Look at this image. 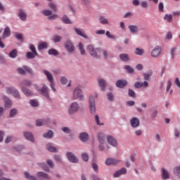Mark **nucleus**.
Masks as SVG:
<instances>
[{"label":"nucleus","mask_w":180,"mask_h":180,"mask_svg":"<svg viewBox=\"0 0 180 180\" xmlns=\"http://www.w3.org/2000/svg\"><path fill=\"white\" fill-rule=\"evenodd\" d=\"M46 164L49 168H54V162H53V160L48 159L46 160Z\"/></svg>","instance_id":"e2e57ef3"},{"label":"nucleus","mask_w":180,"mask_h":180,"mask_svg":"<svg viewBox=\"0 0 180 180\" xmlns=\"http://www.w3.org/2000/svg\"><path fill=\"white\" fill-rule=\"evenodd\" d=\"M32 84V82L29 79H25L22 80L20 83V86L21 88H23V86H31Z\"/></svg>","instance_id":"412c9836"},{"label":"nucleus","mask_w":180,"mask_h":180,"mask_svg":"<svg viewBox=\"0 0 180 180\" xmlns=\"http://www.w3.org/2000/svg\"><path fill=\"white\" fill-rule=\"evenodd\" d=\"M36 90L39 94H41V95H43L48 101H50V89L46 84H43L41 88H39L38 86H35Z\"/></svg>","instance_id":"39448f33"},{"label":"nucleus","mask_w":180,"mask_h":180,"mask_svg":"<svg viewBox=\"0 0 180 180\" xmlns=\"http://www.w3.org/2000/svg\"><path fill=\"white\" fill-rule=\"evenodd\" d=\"M43 72L44 75L46 77V79L49 82H54V76H53V74L50 72V71L47 70H44Z\"/></svg>","instance_id":"dca6fc26"},{"label":"nucleus","mask_w":180,"mask_h":180,"mask_svg":"<svg viewBox=\"0 0 180 180\" xmlns=\"http://www.w3.org/2000/svg\"><path fill=\"white\" fill-rule=\"evenodd\" d=\"M62 131L65 134H70V133H71V129H70L68 127H64L62 128Z\"/></svg>","instance_id":"0e129e2a"},{"label":"nucleus","mask_w":180,"mask_h":180,"mask_svg":"<svg viewBox=\"0 0 180 180\" xmlns=\"http://www.w3.org/2000/svg\"><path fill=\"white\" fill-rule=\"evenodd\" d=\"M53 160L56 161V162H63V158L60 155H55L53 157Z\"/></svg>","instance_id":"4d7b16f0"},{"label":"nucleus","mask_w":180,"mask_h":180,"mask_svg":"<svg viewBox=\"0 0 180 180\" xmlns=\"http://www.w3.org/2000/svg\"><path fill=\"white\" fill-rule=\"evenodd\" d=\"M128 28L130 31V33H131L132 34H136V33H139V27H137V25H129Z\"/></svg>","instance_id":"393cba45"},{"label":"nucleus","mask_w":180,"mask_h":180,"mask_svg":"<svg viewBox=\"0 0 180 180\" xmlns=\"http://www.w3.org/2000/svg\"><path fill=\"white\" fill-rule=\"evenodd\" d=\"M143 79L145 81H150L151 79V77H153V70H149L143 74Z\"/></svg>","instance_id":"b1692460"},{"label":"nucleus","mask_w":180,"mask_h":180,"mask_svg":"<svg viewBox=\"0 0 180 180\" xmlns=\"http://www.w3.org/2000/svg\"><path fill=\"white\" fill-rule=\"evenodd\" d=\"M64 47L69 54H72L75 51V44L70 39L65 42Z\"/></svg>","instance_id":"0eeeda50"},{"label":"nucleus","mask_w":180,"mask_h":180,"mask_svg":"<svg viewBox=\"0 0 180 180\" xmlns=\"http://www.w3.org/2000/svg\"><path fill=\"white\" fill-rule=\"evenodd\" d=\"M18 16L20 20L22 22H26L27 20V13L23 8H20L18 10Z\"/></svg>","instance_id":"9d476101"},{"label":"nucleus","mask_w":180,"mask_h":180,"mask_svg":"<svg viewBox=\"0 0 180 180\" xmlns=\"http://www.w3.org/2000/svg\"><path fill=\"white\" fill-rule=\"evenodd\" d=\"M119 57L124 63H128V61H130V57L127 53H120Z\"/></svg>","instance_id":"5701e85b"},{"label":"nucleus","mask_w":180,"mask_h":180,"mask_svg":"<svg viewBox=\"0 0 180 180\" xmlns=\"http://www.w3.org/2000/svg\"><path fill=\"white\" fill-rule=\"evenodd\" d=\"M98 98V94H95L94 96H91L89 99V109L91 115L96 113V104H95V98Z\"/></svg>","instance_id":"20e7f679"},{"label":"nucleus","mask_w":180,"mask_h":180,"mask_svg":"<svg viewBox=\"0 0 180 180\" xmlns=\"http://www.w3.org/2000/svg\"><path fill=\"white\" fill-rule=\"evenodd\" d=\"M26 179L28 180H51V176L44 172H38L36 174V176L30 175L27 172L24 174Z\"/></svg>","instance_id":"f257e3e1"},{"label":"nucleus","mask_w":180,"mask_h":180,"mask_svg":"<svg viewBox=\"0 0 180 180\" xmlns=\"http://www.w3.org/2000/svg\"><path fill=\"white\" fill-rule=\"evenodd\" d=\"M78 48H79L80 54H82V56H85L86 52L85 51V49H84V44L80 42L79 44Z\"/></svg>","instance_id":"a19ab883"},{"label":"nucleus","mask_w":180,"mask_h":180,"mask_svg":"<svg viewBox=\"0 0 180 180\" xmlns=\"http://www.w3.org/2000/svg\"><path fill=\"white\" fill-rule=\"evenodd\" d=\"M10 58H16L18 57V49H13L8 54Z\"/></svg>","instance_id":"e433bc0d"},{"label":"nucleus","mask_w":180,"mask_h":180,"mask_svg":"<svg viewBox=\"0 0 180 180\" xmlns=\"http://www.w3.org/2000/svg\"><path fill=\"white\" fill-rule=\"evenodd\" d=\"M29 49L32 51V53H34V54H39L37 53V50H36V46H34V44H30Z\"/></svg>","instance_id":"864d4df0"},{"label":"nucleus","mask_w":180,"mask_h":180,"mask_svg":"<svg viewBox=\"0 0 180 180\" xmlns=\"http://www.w3.org/2000/svg\"><path fill=\"white\" fill-rule=\"evenodd\" d=\"M128 95L130 98H136V92H134L133 89H129L128 90Z\"/></svg>","instance_id":"680f3d73"},{"label":"nucleus","mask_w":180,"mask_h":180,"mask_svg":"<svg viewBox=\"0 0 180 180\" xmlns=\"http://www.w3.org/2000/svg\"><path fill=\"white\" fill-rule=\"evenodd\" d=\"M173 175H174V176L178 179H180V165L174 167Z\"/></svg>","instance_id":"bb28decb"},{"label":"nucleus","mask_w":180,"mask_h":180,"mask_svg":"<svg viewBox=\"0 0 180 180\" xmlns=\"http://www.w3.org/2000/svg\"><path fill=\"white\" fill-rule=\"evenodd\" d=\"M48 6L53 12H57V6H56V4L50 2L48 4Z\"/></svg>","instance_id":"603ef678"},{"label":"nucleus","mask_w":180,"mask_h":180,"mask_svg":"<svg viewBox=\"0 0 180 180\" xmlns=\"http://www.w3.org/2000/svg\"><path fill=\"white\" fill-rule=\"evenodd\" d=\"M79 139L81 141L86 142L89 140V135L86 132H82L79 134Z\"/></svg>","instance_id":"4be33fe9"},{"label":"nucleus","mask_w":180,"mask_h":180,"mask_svg":"<svg viewBox=\"0 0 180 180\" xmlns=\"http://www.w3.org/2000/svg\"><path fill=\"white\" fill-rule=\"evenodd\" d=\"M22 68L24 69V71H26L27 72H28V74H31L32 75H33V70L29 68V66L24 65Z\"/></svg>","instance_id":"5fc2aeb1"},{"label":"nucleus","mask_w":180,"mask_h":180,"mask_svg":"<svg viewBox=\"0 0 180 180\" xmlns=\"http://www.w3.org/2000/svg\"><path fill=\"white\" fill-rule=\"evenodd\" d=\"M9 36H11V28L9 27H6L3 32V39H6L9 37Z\"/></svg>","instance_id":"7c9ffc66"},{"label":"nucleus","mask_w":180,"mask_h":180,"mask_svg":"<svg viewBox=\"0 0 180 180\" xmlns=\"http://www.w3.org/2000/svg\"><path fill=\"white\" fill-rule=\"evenodd\" d=\"M41 13H42V15H44V16H48V18L51 16V15H53V11L49 9L43 10L41 11Z\"/></svg>","instance_id":"79ce46f5"},{"label":"nucleus","mask_w":180,"mask_h":180,"mask_svg":"<svg viewBox=\"0 0 180 180\" xmlns=\"http://www.w3.org/2000/svg\"><path fill=\"white\" fill-rule=\"evenodd\" d=\"M81 106L79 105V103L77 101H73L69 105L68 113L69 116H74V115H76V113L79 112Z\"/></svg>","instance_id":"7ed1b4c3"},{"label":"nucleus","mask_w":180,"mask_h":180,"mask_svg":"<svg viewBox=\"0 0 180 180\" xmlns=\"http://www.w3.org/2000/svg\"><path fill=\"white\" fill-rule=\"evenodd\" d=\"M127 174V169L122 167L120 169L115 172L113 174L114 178H119L120 175H126Z\"/></svg>","instance_id":"2eb2a0df"},{"label":"nucleus","mask_w":180,"mask_h":180,"mask_svg":"<svg viewBox=\"0 0 180 180\" xmlns=\"http://www.w3.org/2000/svg\"><path fill=\"white\" fill-rule=\"evenodd\" d=\"M91 167L94 171V172H96L98 174V172H99V166H98V164L95 163V162H93L91 163Z\"/></svg>","instance_id":"3c124183"},{"label":"nucleus","mask_w":180,"mask_h":180,"mask_svg":"<svg viewBox=\"0 0 180 180\" xmlns=\"http://www.w3.org/2000/svg\"><path fill=\"white\" fill-rule=\"evenodd\" d=\"M3 101L5 102V108H12V100L9 97L3 96Z\"/></svg>","instance_id":"aec40b11"},{"label":"nucleus","mask_w":180,"mask_h":180,"mask_svg":"<svg viewBox=\"0 0 180 180\" xmlns=\"http://www.w3.org/2000/svg\"><path fill=\"white\" fill-rule=\"evenodd\" d=\"M107 142L112 147H117V141L110 135L107 136Z\"/></svg>","instance_id":"ddd939ff"},{"label":"nucleus","mask_w":180,"mask_h":180,"mask_svg":"<svg viewBox=\"0 0 180 180\" xmlns=\"http://www.w3.org/2000/svg\"><path fill=\"white\" fill-rule=\"evenodd\" d=\"M63 23H65V25H72V22L71 21V20L70 19V18H68V16L67 15H64L62 17L61 19Z\"/></svg>","instance_id":"c85d7f7f"},{"label":"nucleus","mask_w":180,"mask_h":180,"mask_svg":"<svg viewBox=\"0 0 180 180\" xmlns=\"http://www.w3.org/2000/svg\"><path fill=\"white\" fill-rule=\"evenodd\" d=\"M97 82L100 88H101V91H105V88H106V85L108 84V82H106V80H105V79L103 78H99L98 79Z\"/></svg>","instance_id":"6ab92c4d"},{"label":"nucleus","mask_w":180,"mask_h":180,"mask_svg":"<svg viewBox=\"0 0 180 180\" xmlns=\"http://www.w3.org/2000/svg\"><path fill=\"white\" fill-rule=\"evenodd\" d=\"M61 40H63V37L60 35L55 34L52 37V41H53V43H60Z\"/></svg>","instance_id":"f704fd0d"},{"label":"nucleus","mask_w":180,"mask_h":180,"mask_svg":"<svg viewBox=\"0 0 180 180\" xmlns=\"http://www.w3.org/2000/svg\"><path fill=\"white\" fill-rule=\"evenodd\" d=\"M124 70H126L128 74H134V69L129 65H124Z\"/></svg>","instance_id":"4c0bfd02"},{"label":"nucleus","mask_w":180,"mask_h":180,"mask_svg":"<svg viewBox=\"0 0 180 180\" xmlns=\"http://www.w3.org/2000/svg\"><path fill=\"white\" fill-rule=\"evenodd\" d=\"M23 136L26 140L30 141V143H34V141H36L34 136H33V134L30 131H24Z\"/></svg>","instance_id":"9b49d317"},{"label":"nucleus","mask_w":180,"mask_h":180,"mask_svg":"<svg viewBox=\"0 0 180 180\" xmlns=\"http://www.w3.org/2000/svg\"><path fill=\"white\" fill-rule=\"evenodd\" d=\"M86 51L94 58H101V51L102 49L101 48H95L94 45L89 44L86 46Z\"/></svg>","instance_id":"f03ea898"},{"label":"nucleus","mask_w":180,"mask_h":180,"mask_svg":"<svg viewBox=\"0 0 180 180\" xmlns=\"http://www.w3.org/2000/svg\"><path fill=\"white\" fill-rule=\"evenodd\" d=\"M130 18H133L132 12H127L124 15V19H130Z\"/></svg>","instance_id":"69168bd1"},{"label":"nucleus","mask_w":180,"mask_h":180,"mask_svg":"<svg viewBox=\"0 0 180 180\" xmlns=\"http://www.w3.org/2000/svg\"><path fill=\"white\" fill-rule=\"evenodd\" d=\"M119 162H120V160L114 158H109L105 160V165H116V164H119Z\"/></svg>","instance_id":"f3484780"},{"label":"nucleus","mask_w":180,"mask_h":180,"mask_svg":"<svg viewBox=\"0 0 180 180\" xmlns=\"http://www.w3.org/2000/svg\"><path fill=\"white\" fill-rule=\"evenodd\" d=\"M6 92L7 95H12L13 91H15V88L13 86H6L5 87Z\"/></svg>","instance_id":"58836bf2"},{"label":"nucleus","mask_w":180,"mask_h":180,"mask_svg":"<svg viewBox=\"0 0 180 180\" xmlns=\"http://www.w3.org/2000/svg\"><path fill=\"white\" fill-rule=\"evenodd\" d=\"M135 54L136 56H143L144 54V49L136 48L135 49Z\"/></svg>","instance_id":"8fccbe9b"},{"label":"nucleus","mask_w":180,"mask_h":180,"mask_svg":"<svg viewBox=\"0 0 180 180\" xmlns=\"http://www.w3.org/2000/svg\"><path fill=\"white\" fill-rule=\"evenodd\" d=\"M72 98L75 101H82L84 99V94H82V88L81 86H77L75 88Z\"/></svg>","instance_id":"423d86ee"},{"label":"nucleus","mask_w":180,"mask_h":180,"mask_svg":"<svg viewBox=\"0 0 180 180\" xmlns=\"http://www.w3.org/2000/svg\"><path fill=\"white\" fill-rule=\"evenodd\" d=\"M98 20L101 25H108L109 21L108 20V18H105V16L101 15L98 18Z\"/></svg>","instance_id":"c9c22d12"},{"label":"nucleus","mask_w":180,"mask_h":180,"mask_svg":"<svg viewBox=\"0 0 180 180\" xmlns=\"http://www.w3.org/2000/svg\"><path fill=\"white\" fill-rule=\"evenodd\" d=\"M159 12H164V3L160 2L158 5Z\"/></svg>","instance_id":"774afa93"},{"label":"nucleus","mask_w":180,"mask_h":180,"mask_svg":"<svg viewBox=\"0 0 180 180\" xmlns=\"http://www.w3.org/2000/svg\"><path fill=\"white\" fill-rule=\"evenodd\" d=\"M12 140H13V136H7L6 139H5V143L6 144H9V143H11V141H12Z\"/></svg>","instance_id":"338daca9"},{"label":"nucleus","mask_w":180,"mask_h":180,"mask_svg":"<svg viewBox=\"0 0 180 180\" xmlns=\"http://www.w3.org/2000/svg\"><path fill=\"white\" fill-rule=\"evenodd\" d=\"M97 139L101 144H105V134L103 132H99Z\"/></svg>","instance_id":"cd10ccee"},{"label":"nucleus","mask_w":180,"mask_h":180,"mask_svg":"<svg viewBox=\"0 0 180 180\" xmlns=\"http://www.w3.org/2000/svg\"><path fill=\"white\" fill-rule=\"evenodd\" d=\"M130 124L132 129H137L140 126V119L134 117L130 120Z\"/></svg>","instance_id":"f8f14e48"},{"label":"nucleus","mask_w":180,"mask_h":180,"mask_svg":"<svg viewBox=\"0 0 180 180\" xmlns=\"http://www.w3.org/2000/svg\"><path fill=\"white\" fill-rule=\"evenodd\" d=\"M66 158H68V161L72 164H78V162H79V159H78V158L72 152H67Z\"/></svg>","instance_id":"6e6552de"},{"label":"nucleus","mask_w":180,"mask_h":180,"mask_svg":"<svg viewBox=\"0 0 180 180\" xmlns=\"http://www.w3.org/2000/svg\"><path fill=\"white\" fill-rule=\"evenodd\" d=\"M11 95L16 99H20V94L19 93V91H18L16 89L13 90Z\"/></svg>","instance_id":"a18cd8bd"},{"label":"nucleus","mask_w":180,"mask_h":180,"mask_svg":"<svg viewBox=\"0 0 180 180\" xmlns=\"http://www.w3.org/2000/svg\"><path fill=\"white\" fill-rule=\"evenodd\" d=\"M162 179H169V172L166 169L162 168Z\"/></svg>","instance_id":"a878e982"},{"label":"nucleus","mask_w":180,"mask_h":180,"mask_svg":"<svg viewBox=\"0 0 180 180\" xmlns=\"http://www.w3.org/2000/svg\"><path fill=\"white\" fill-rule=\"evenodd\" d=\"M30 104L32 108H37V106H39V101H37V100L32 99L30 101Z\"/></svg>","instance_id":"de8ad7c7"},{"label":"nucleus","mask_w":180,"mask_h":180,"mask_svg":"<svg viewBox=\"0 0 180 180\" xmlns=\"http://www.w3.org/2000/svg\"><path fill=\"white\" fill-rule=\"evenodd\" d=\"M18 109L16 108H13L10 110V114H9V117L12 118V117H15V116H16V115H18Z\"/></svg>","instance_id":"37998d69"},{"label":"nucleus","mask_w":180,"mask_h":180,"mask_svg":"<svg viewBox=\"0 0 180 180\" xmlns=\"http://www.w3.org/2000/svg\"><path fill=\"white\" fill-rule=\"evenodd\" d=\"M40 168L43 169L45 172H50V167L47 165L46 162H41L39 164Z\"/></svg>","instance_id":"c756f323"},{"label":"nucleus","mask_w":180,"mask_h":180,"mask_svg":"<svg viewBox=\"0 0 180 180\" xmlns=\"http://www.w3.org/2000/svg\"><path fill=\"white\" fill-rule=\"evenodd\" d=\"M36 126H37L38 127H40V126H44V120H37L36 121Z\"/></svg>","instance_id":"13d9d810"},{"label":"nucleus","mask_w":180,"mask_h":180,"mask_svg":"<svg viewBox=\"0 0 180 180\" xmlns=\"http://www.w3.org/2000/svg\"><path fill=\"white\" fill-rule=\"evenodd\" d=\"M21 89H22V93L24 94V95H26V96H32V91H30L26 86L21 87Z\"/></svg>","instance_id":"72a5a7b5"},{"label":"nucleus","mask_w":180,"mask_h":180,"mask_svg":"<svg viewBox=\"0 0 180 180\" xmlns=\"http://www.w3.org/2000/svg\"><path fill=\"white\" fill-rule=\"evenodd\" d=\"M94 117L97 126H105V124L103 122H101V120H99V115H95Z\"/></svg>","instance_id":"6e6d98bb"},{"label":"nucleus","mask_w":180,"mask_h":180,"mask_svg":"<svg viewBox=\"0 0 180 180\" xmlns=\"http://www.w3.org/2000/svg\"><path fill=\"white\" fill-rule=\"evenodd\" d=\"M162 49L160 46H156L154 49L151 51V57H154L157 58V57H160V54H161V51Z\"/></svg>","instance_id":"1a4fd4ad"},{"label":"nucleus","mask_w":180,"mask_h":180,"mask_svg":"<svg viewBox=\"0 0 180 180\" xmlns=\"http://www.w3.org/2000/svg\"><path fill=\"white\" fill-rule=\"evenodd\" d=\"M46 150L50 151V153H57V148L53 146V144L51 143L46 144Z\"/></svg>","instance_id":"473e14b6"},{"label":"nucleus","mask_w":180,"mask_h":180,"mask_svg":"<svg viewBox=\"0 0 180 180\" xmlns=\"http://www.w3.org/2000/svg\"><path fill=\"white\" fill-rule=\"evenodd\" d=\"M117 88L123 89L127 85V80L126 79H118L115 84Z\"/></svg>","instance_id":"a211bd4d"},{"label":"nucleus","mask_w":180,"mask_h":180,"mask_svg":"<svg viewBox=\"0 0 180 180\" xmlns=\"http://www.w3.org/2000/svg\"><path fill=\"white\" fill-rule=\"evenodd\" d=\"M37 56H39V54H34V53L30 51H28L26 53V57L28 60L35 58V57Z\"/></svg>","instance_id":"ea45409f"},{"label":"nucleus","mask_w":180,"mask_h":180,"mask_svg":"<svg viewBox=\"0 0 180 180\" xmlns=\"http://www.w3.org/2000/svg\"><path fill=\"white\" fill-rule=\"evenodd\" d=\"M44 49H47V42H41L38 45V50H44Z\"/></svg>","instance_id":"49530a36"},{"label":"nucleus","mask_w":180,"mask_h":180,"mask_svg":"<svg viewBox=\"0 0 180 180\" xmlns=\"http://www.w3.org/2000/svg\"><path fill=\"white\" fill-rule=\"evenodd\" d=\"M165 20H167L168 23H171L172 22V14H165L164 16Z\"/></svg>","instance_id":"09e8293b"},{"label":"nucleus","mask_w":180,"mask_h":180,"mask_svg":"<svg viewBox=\"0 0 180 180\" xmlns=\"http://www.w3.org/2000/svg\"><path fill=\"white\" fill-rule=\"evenodd\" d=\"M48 54H49V56H58V51L54 49H51L48 51Z\"/></svg>","instance_id":"c03bdc74"},{"label":"nucleus","mask_w":180,"mask_h":180,"mask_svg":"<svg viewBox=\"0 0 180 180\" xmlns=\"http://www.w3.org/2000/svg\"><path fill=\"white\" fill-rule=\"evenodd\" d=\"M74 30L75 33L77 34L78 36L83 37V39H86V40H88V39H89L88 37V35L85 32H84L83 30H81L80 28L75 27Z\"/></svg>","instance_id":"4468645a"},{"label":"nucleus","mask_w":180,"mask_h":180,"mask_svg":"<svg viewBox=\"0 0 180 180\" xmlns=\"http://www.w3.org/2000/svg\"><path fill=\"white\" fill-rule=\"evenodd\" d=\"M44 139H53L54 137V132L52 130H49L48 132L43 134Z\"/></svg>","instance_id":"2f4dec72"},{"label":"nucleus","mask_w":180,"mask_h":180,"mask_svg":"<svg viewBox=\"0 0 180 180\" xmlns=\"http://www.w3.org/2000/svg\"><path fill=\"white\" fill-rule=\"evenodd\" d=\"M56 19H58V15L53 14V13H52V15L48 17L49 20H56Z\"/></svg>","instance_id":"052dcab7"},{"label":"nucleus","mask_w":180,"mask_h":180,"mask_svg":"<svg viewBox=\"0 0 180 180\" xmlns=\"http://www.w3.org/2000/svg\"><path fill=\"white\" fill-rule=\"evenodd\" d=\"M82 158L86 162H88V161H89V155L87 153L82 154Z\"/></svg>","instance_id":"bf43d9fd"}]
</instances>
